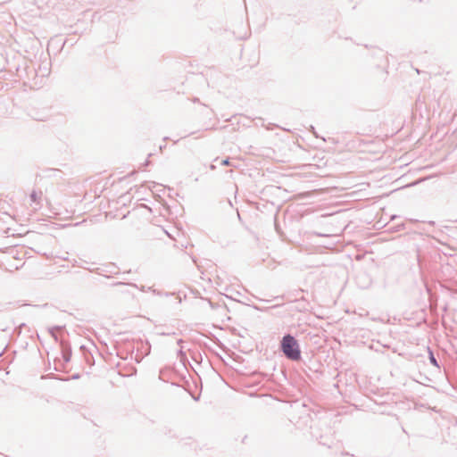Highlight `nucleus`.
Listing matches in <instances>:
<instances>
[{
    "label": "nucleus",
    "mask_w": 457,
    "mask_h": 457,
    "mask_svg": "<svg viewBox=\"0 0 457 457\" xmlns=\"http://www.w3.org/2000/svg\"><path fill=\"white\" fill-rule=\"evenodd\" d=\"M282 350L285 355L294 361L300 359L301 352L297 341L291 336L284 337L282 340Z\"/></svg>",
    "instance_id": "obj_1"
},
{
    "label": "nucleus",
    "mask_w": 457,
    "mask_h": 457,
    "mask_svg": "<svg viewBox=\"0 0 457 457\" xmlns=\"http://www.w3.org/2000/svg\"><path fill=\"white\" fill-rule=\"evenodd\" d=\"M30 196L33 201H37V194L36 193H32Z\"/></svg>",
    "instance_id": "obj_2"
},
{
    "label": "nucleus",
    "mask_w": 457,
    "mask_h": 457,
    "mask_svg": "<svg viewBox=\"0 0 457 457\" xmlns=\"http://www.w3.org/2000/svg\"><path fill=\"white\" fill-rule=\"evenodd\" d=\"M223 164L224 165H228V160L223 161Z\"/></svg>",
    "instance_id": "obj_3"
}]
</instances>
